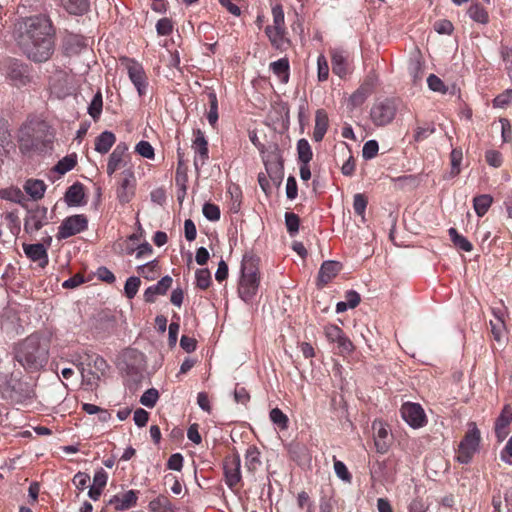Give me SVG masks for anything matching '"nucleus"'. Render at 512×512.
Segmentation results:
<instances>
[{"mask_svg":"<svg viewBox=\"0 0 512 512\" xmlns=\"http://www.w3.org/2000/svg\"><path fill=\"white\" fill-rule=\"evenodd\" d=\"M17 43L29 59L34 62L47 61L54 50L50 19L45 15L26 18L20 24Z\"/></svg>","mask_w":512,"mask_h":512,"instance_id":"obj_1","label":"nucleus"},{"mask_svg":"<svg viewBox=\"0 0 512 512\" xmlns=\"http://www.w3.org/2000/svg\"><path fill=\"white\" fill-rule=\"evenodd\" d=\"M48 347L37 334L24 339L16 350V360L29 371L41 369L48 361Z\"/></svg>","mask_w":512,"mask_h":512,"instance_id":"obj_2","label":"nucleus"},{"mask_svg":"<svg viewBox=\"0 0 512 512\" xmlns=\"http://www.w3.org/2000/svg\"><path fill=\"white\" fill-rule=\"evenodd\" d=\"M72 362L81 373L86 385H97L101 376L105 375L109 368L107 361L100 355L87 349H81L72 355Z\"/></svg>","mask_w":512,"mask_h":512,"instance_id":"obj_3","label":"nucleus"},{"mask_svg":"<svg viewBox=\"0 0 512 512\" xmlns=\"http://www.w3.org/2000/svg\"><path fill=\"white\" fill-rule=\"evenodd\" d=\"M481 434L475 423H470L468 431L460 441L456 459L461 464L471 462L473 456L479 451Z\"/></svg>","mask_w":512,"mask_h":512,"instance_id":"obj_4","label":"nucleus"},{"mask_svg":"<svg viewBox=\"0 0 512 512\" xmlns=\"http://www.w3.org/2000/svg\"><path fill=\"white\" fill-rule=\"evenodd\" d=\"M397 106L391 99L376 101L371 110L370 118L375 126H386L395 118Z\"/></svg>","mask_w":512,"mask_h":512,"instance_id":"obj_5","label":"nucleus"},{"mask_svg":"<svg viewBox=\"0 0 512 512\" xmlns=\"http://www.w3.org/2000/svg\"><path fill=\"white\" fill-rule=\"evenodd\" d=\"M223 472L225 484L230 490L236 491L238 484L242 480L241 458L237 452L225 457Z\"/></svg>","mask_w":512,"mask_h":512,"instance_id":"obj_6","label":"nucleus"},{"mask_svg":"<svg viewBox=\"0 0 512 512\" xmlns=\"http://www.w3.org/2000/svg\"><path fill=\"white\" fill-rule=\"evenodd\" d=\"M136 178L132 168H127L120 173L116 195L121 204L129 203L135 195Z\"/></svg>","mask_w":512,"mask_h":512,"instance_id":"obj_7","label":"nucleus"},{"mask_svg":"<svg viewBox=\"0 0 512 512\" xmlns=\"http://www.w3.org/2000/svg\"><path fill=\"white\" fill-rule=\"evenodd\" d=\"M324 333L326 339L330 343L337 344L338 354L345 356L354 350L352 341L345 335L339 326L335 324L326 325L324 328Z\"/></svg>","mask_w":512,"mask_h":512,"instance_id":"obj_8","label":"nucleus"},{"mask_svg":"<svg viewBox=\"0 0 512 512\" xmlns=\"http://www.w3.org/2000/svg\"><path fill=\"white\" fill-rule=\"evenodd\" d=\"M6 77L12 85L22 87L30 82L29 67L16 59H9L5 65Z\"/></svg>","mask_w":512,"mask_h":512,"instance_id":"obj_9","label":"nucleus"},{"mask_svg":"<svg viewBox=\"0 0 512 512\" xmlns=\"http://www.w3.org/2000/svg\"><path fill=\"white\" fill-rule=\"evenodd\" d=\"M88 227V220L82 214L65 218L58 228L57 238L66 239L85 231Z\"/></svg>","mask_w":512,"mask_h":512,"instance_id":"obj_10","label":"nucleus"},{"mask_svg":"<svg viewBox=\"0 0 512 512\" xmlns=\"http://www.w3.org/2000/svg\"><path fill=\"white\" fill-rule=\"evenodd\" d=\"M404 421L413 428H420L426 423V415L418 403H404L400 409Z\"/></svg>","mask_w":512,"mask_h":512,"instance_id":"obj_11","label":"nucleus"},{"mask_svg":"<svg viewBox=\"0 0 512 512\" xmlns=\"http://www.w3.org/2000/svg\"><path fill=\"white\" fill-rule=\"evenodd\" d=\"M195 138L192 143L194 151V167L197 172L207 163L209 159L208 142L204 133L198 129L194 132Z\"/></svg>","mask_w":512,"mask_h":512,"instance_id":"obj_12","label":"nucleus"},{"mask_svg":"<svg viewBox=\"0 0 512 512\" xmlns=\"http://www.w3.org/2000/svg\"><path fill=\"white\" fill-rule=\"evenodd\" d=\"M127 71L129 79L135 86L138 95L144 96L147 92L148 80L143 66L135 60H129L127 64Z\"/></svg>","mask_w":512,"mask_h":512,"instance_id":"obj_13","label":"nucleus"},{"mask_svg":"<svg viewBox=\"0 0 512 512\" xmlns=\"http://www.w3.org/2000/svg\"><path fill=\"white\" fill-rule=\"evenodd\" d=\"M46 207H36L28 211L24 220V230L29 234L39 231L48 223Z\"/></svg>","mask_w":512,"mask_h":512,"instance_id":"obj_14","label":"nucleus"},{"mask_svg":"<svg viewBox=\"0 0 512 512\" xmlns=\"http://www.w3.org/2000/svg\"><path fill=\"white\" fill-rule=\"evenodd\" d=\"M128 146L124 142H120L116 145L112 153L109 155L107 163V174L112 176L118 169H121L127 165V154Z\"/></svg>","mask_w":512,"mask_h":512,"instance_id":"obj_15","label":"nucleus"},{"mask_svg":"<svg viewBox=\"0 0 512 512\" xmlns=\"http://www.w3.org/2000/svg\"><path fill=\"white\" fill-rule=\"evenodd\" d=\"M260 284V277L241 275L238 283V295L246 303L251 302L256 296Z\"/></svg>","mask_w":512,"mask_h":512,"instance_id":"obj_16","label":"nucleus"},{"mask_svg":"<svg viewBox=\"0 0 512 512\" xmlns=\"http://www.w3.org/2000/svg\"><path fill=\"white\" fill-rule=\"evenodd\" d=\"M512 421V407L505 405L495 421V435L499 442L506 439L509 434L508 427Z\"/></svg>","mask_w":512,"mask_h":512,"instance_id":"obj_17","label":"nucleus"},{"mask_svg":"<svg viewBox=\"0 0 512 512\" xmlns=\"http://www.w3.org/2000/svg\"><path fill=\"white\" fill-rule=\"evenodd\" d=\"M25 255L33 262H38L41 268L48 265V253L44 243L23 244Z\"/></svg>","mask_w":512,"mask_h":512,"instance_id":"obj_18","label":"nucleus"},{"mask_svg":"<svg viewBox=\"0 0 512 512\" xmlns=\"http://www.w3.org/2000/svg\"><path fill=\"white\" fill-rule=\"evenodd\" d=\"M138 492L135 490H128L123 494L114 495L109 504L113 505L118 511H125L137 504Z\"/></svg>","mask_w":512,"mask_h":512,"instance_id":"obj_19","label":"nucleus"},{"mask_svg":"<svg viewBox=\"0 0 512 512\" xmlns=\"http://www.w3.org/2000/svg\"><path fill=\"white\" fill-rule=\"evenodd\" d=\"M341 270V264L337 261H324L320 267L318 272V282L317 285L319 287H324L327 285Z\"/></svg>","mask_w":512,"mask_h":512,"instance_id":"obj_20","label":"nucleus"},{"mask_svg":"<svg viewBox=\"0 0 512 512\" xmlns=\"http://www.w3.org/2000/svg\"><path fill=\"white\" fill-rule=\"evenodd\" d=\"M173 279L166 275L162 277L155 285L149 286L144 292L146 302L152 303L157 295H164L171 287Z\"/></svg>","mask_w":512,"mask_h":512,"instance_id":"obj_21","label":"nucleus"},{"mask_svg":"<svg viewBox=\"0 0 512 512\" xmlns=\"http://www.w3.org/2000/svg\"><path fill=\"white\" fill-rule=\"evenodd\" d=\"M265 33L274 48L284 50L289 45V40L285 37L286 28L267 26Z\"/></svg>","mask_w":512,"mask_h":512,"instance_id":"obj_22","label":"nucleus"},{"mask_svg":"<svg viewBox=\"0 0 512 512\" xmlns=\"http://www.w3.org/2000/svg\"><path fill=\"white\" fill-rule=\"evenodd\" d=\"M329 127V118L325 110L319 109L315 114V126L313 131V140L320 142L323 140Z\"/></svg>","mask_w":512,"mask_h":512,"instance_id":"obj_23","label":"nucleus"},{"mask_svg":"<svg viewBox=\"0 0 512 512\" xmlns=\"http://www.w3.org/2000/svg\"><path fill=\"white\" fill-rule=\"evenodd\" d=\"M241 275L249 277H260L259 258L251 252H246L243 255L241 262Z\"/></svg>","mask_w":512,"mask_h":512,"instance_id":"obj_24","label":"nucleus"},{"mask_svg":"<svg viewBox=\"0 0 512 512\" xmlns=\"http://www.w3.org/2000/svg\"><path fill=\"white\" fill-rule=\"evenodd\" d=\"M46 188L44 181L39 179H28L23 186L24 191L34 200L42 199Z\"/></svg>","mask_w":512,"mask_h":512,"instance_id":"obj_25","label":"nucleus"},{"mask_svg":"<svg viewBox=\"0 0 512 512\" xmlns=\"http://www.w3.org/2000/svg\"><path fill=\"white\" fill-rule=\"evenodd\" d=\"M84 197V187L81 183L77 182L67 189L65 201L69 206H79L83 203Z\"/></svg>","mask_w":512,"mask_h":512,"instance_id":"obj_26","label":"nucleus"},{"mask_svg":"<svg viewBox=\"0 0 512 512\" xmlns=\"http://www.w3.org/2000/svg\"><path fill=\"white\" fill-rule=\"evenodd\" d=\"M116 141L114 133L104 131L99 134L95 139V150L100 154H106L112 148Z\"/></svg>","mask_w":512,"mask_h":512,"instance_id":"obj_27","label":"nucleus"},{"mask_svg":"<svg viewBox=\"0 0 512 512\" xmlns=\"http://www.w3.org/2000/svg\"><path fill=\"white\" fill-rule=\"evenodd\" d=\"M332 71L339 77L347 74V58L343 51L334 50L331 55Z\"/></svg>","mask_w":512,"mask_h":512,"instance_id":"obj_28","label":"nucleus"},{"mask_svg":"<svg viewBox=\"0 0 512 512\" xmlns=\"http://www.w3.org/2000/svg\"><path fill=\"white\" fill-rule=\"evenodd\" d=\"M260 452L256 446H249L245 453V467L249 472H255L261 466Z\"/></svg>","mask_w":512,"mask_h":512,"instance_id":"obj_29","label":"nucleus"},{"mask_svg":"<svg viewBox=\"0 0 512 512\" xmlns=\"http://www.w3.org/2000/svg\"><path fill=\"white\" fill-rule=\"evenodd\" d=\"M270 69L282 83L289 80V61L287 58H281L270 64Z\"/></svg>","mask_w":512,"mask_h":512,"instance_id":"obj_30","label":"nucleus"},{"mask_svg":"<svg viewBox=\"0 0 512 512\" xmlns=\"http://www.w3.org/2000/svg\"><path fill=\"white\" fill-rule=\"evenodd\" d=\"M64 9L73 15H83L89 9L88 0H61Z\"/></svg>","mask_w":512,"mask_h":512,"instance_id":"obj_31","label":"nucleus"},{"mask_svg":"<svg viewBox=\"0 0 512 512\" xmlns=\"http://www.w3.org/2000/svg\"><path fill=\"white\" fill-rule=\"evenodd\" d=\"M493 314L495 316V320H490L491 332L494 339L497 342H501L504 338L505 332V323L503 319V313L501 311L493 310Z\"/></svg>","mask_w":512,"mask_h":512,"instance_id":"obj_32","label":"nucleus"},{"mask_svg":"<svg viewBox=\"0 0 512 512\" xmlns=\"http://www.w3.org/2000/svg\"><path fill=\"white\" fill-rule=\"evenodd\" d=\"M151 512H175L174 506L166 496L160 495L149 503Z\"/></svg>","mask_w":512,"mask_h":512,"instance_id":"obj_33","label":"nucleus"},{"mask_svg":"<svg viewBox=\"0 0 512 512\" xmlns=\"http://www.w3.org/2000/svg\"><path fill=\"white\" fill-rule=\"evenodd\" d=\"M492 202H493V199L488 194H482V195L476 196L473 200V207H474L476 214L479 217L484 216L487 213V211L489 210Z\"/></svg>","mask_w":512,"mask_h":512,"instance_id":"obj_34","label":"nucleus"},{"mask_svg":"<svg viewBox=\"0 0 512 512\" xmlns=\"http://www.w3.org/2000/svg\"><path fill=\"white\" fill-rule=\"evenodd\" d=\"M448 234L450 236L451 241L457 248H459L465 252L472 251V249H473L472 243L466 237L460 235L455 228H453V227L449 228Z\"/></svg>","mask_w":512,"mask_h":512,"instance_id":"obj_35","label":"nucleus"},{"mask_svg":"<svg viewBox=\"0 0 512 512\" xmlns=\"http://www.w3.org/2000/svg\"><path fill=\"white\" fill-rule=\"evenodd\" d=\"M209 111L207 113V120L211 126H215L218 121V100L216 93L211 90L208 92Z\"/></svg>","mask_w":512,"mask_h":512,"instance_id":"obj_36","label":"nucleus"},{"mask_svg":"<svg viewBox=\"0 0 512 512\" xmlns=\"http://www.w3.org/2000/svg\"><path fill=\"white\" fill-rule=\"evenodd\" d=\"M0 198L20 204L25 197L20 188L11 186L0 190Z\"/></svg>","mask_w":512,"mask_h":512,"instance_id":"obj_37","label":"nucleus"},{"mask_svg":"<svg viewBox=\"0 0 512 512\" xmlns=\"http://www.w3.org/2000/svg\"><path fill=\"white\" fill-rule=\"evenodd\" d=\"M298 159L303 164H309L312 160L313 152L309 142L306 139H300L297 142Z\"/></svg>","mask_w":512,"mask_h":512,"instance_id":"obj_38","label":"nucleus"},{"mask_svg":"<svg viewBox=\"0 0 512 512\" xmlns=\"http://www.w3.org/2000/svg\"><path fill=\"white\" fill-rule=\"evenodd\" d=\"M77 163V157L75 154L67 155L54 166V171L60 175H64L72 170Z\"/></svg>","mask_w":512,"mask_h":512,"instance_id":"obj_39","label":"nucleus"},{"mask_svg":"<svg viewBox=\"0 0 512 512\" xmlns=\"http://www.w3.org/2000/svg\"><path fill=\"white\" fill-rule=\"evenodd\" d=\"M467 13L472 20L481 24H486L489 20L487 11L478 3L472 4Z\"/></svg>","mask_w":512,"mask_h":512,"instance_id":"obj_40","label":"nucleus"},{"mask_svg":"<svg viewBox=\"0 0 512 512\" xmlns=\"http://www.w3.org/2000/svg\"><path fill=\"white\" fill-rule=\"evenodd\" d=\"M269 418L271 422L281 430H286L288 428L289 419L281 409L273 408L269 413Z\"/></svg>","mask_w":512,"mask_h":512,"instance_id":"obj_41","label":"nucleus"},{"mask_svg":"<svg viewBox=\"0 0 512 512\" xmlns=\"http://www.w3.org/2000/svg\"><path fill=\"white\" fill-rule=\"evenodd\" d=\"M102 108H103L102 94H101V92H97L89 104L88 114L94 120H97L101 115Z\"/></svg>","mask_w":512,"mask_h":512,"instance_id":"obj_42","label":"nucleus"},{"mask_svg":"<svg viewBox=\"0 0 512 512\" xmlns=\"http://www.w3.org/2000/svg\"><path fill=\"white\" fill-rule=\"evenodd\" d=\"M141 280L139 277L131 276L129 277L124 285V293L128 299H133L140 287Z\"/></svg>","mask_w":512,"mask_h":512,"instance_id":"obj_43","label":"nucleus"},{"mask_svg":"<svg viewBox=\"0 0 512 512\" xmlns=\"http://www.w3.org/2000/svg\"><path fill=\"white\" fill-rule=\"evenodd\" d=\"M285 225L290 236H295L299 231L300 219L293 212L285 213Z\"/></svg>","mask_w":512,"mask_h":512,"instance_id":"obj_44","label":"nucleus"},{"mask_svg":"<svg viewBox=\"0 0 512 512\" xmlns=\"http://www.w3.org/2000/svg\"><path fill=\"white\" fill-rule=\"evenodd\" d=\"M367 204H368V200L364 194L357 193L354 195V198H353L354 212L357 215L361 216L363 220H364Z\"/></svg>","mask_w":512,"mask_h":512,"instance_id":"obj_45","label":"nucleus"},{"mask_svg":"<svg viewBox=\"0 0 512 512\" xmlns=\"http://www.w3.org/2000/svg\"><path fill=\"white\" fill-rule=\"evenodd\" d=\"M159 393L155 388L146 390L140 397V403L148 408H152L157 403Z\"/></svg>","mask_w":512,"mask_h":512,"instance_id":"obj_46","label":"nucleus"},{"mask_svg":"<svg viewBox=\"0 0 512 512\" xmlns=\"http://www.w3.org/2000/svg\"><path fill=\"white\" fill-rule=\"evenodd\" d=\"M196 285L200 289H207L211 283V274L208 269H197L195 272Z\"/></svg>","mask_w":512,"mask_h":512,"instance_id":"obj_47","label":"nucleus"},{"mask_svg":"<svg viewBox=\"0 0 512 512\" xmlns=\"http://www.w3.org/2000/svg\"><path fill=\"white\" fill-rule=\"evenodd\" d=\"M273 25L271 27L285 28V16L281 4L272 6Z\"/></svg>","mask_w":512,"mask_h":512,"instance_id":"obj_48","label":"nucleus"},{"mask_svg":"<svg viewBox=\"0 0 512 512\" xmlns=\"http://www.w3.org/2000/svg\"><path fill=\"white\" fill-rule=\"evenodd\" d=\"M135 152L146 159H153L155 156L154 148L145 140L138 142L135 146Z\"/></svg>","mask_w":512,"mask_h":512,"instance_id":"obj_49","label":"nucleus"},{"mask_svg":"<svg viewBox=\"0 0 512 512\" xmlns=\"http://www.w3.org/2000/svg\"><path fill=\"white\" fill-rule=\"evenodd\" d=\"M451 158V174L456 176L460 173V166L463 159V153L461 149L454 148L450 154Z\"/></svg>","mask_w":512,"mask_h":512,"instance_id":"obj_50","label":"nucleus"},{"mask_svg":"<svg viewBox=\"0 0 512 512\" xmlns=\"http://www.w3.org/2000/svg\"><path fill=\"white\" fill-rule=\"evenodd\" d=\"M378 150H379L378 142L376 140H368L363 145L362 157L365 160H371L377 155Z\"/></svg>","mask_w":512,"mask_h":512,"instance_id":"obj_51","label":"nucleus"},{"mask_svg":"<svg viewBox=\"0 0 512 512\" xmlns=\"http://www.w3.org/2000/svg\"><path fill=\"white\" fill-rule=\"evenodd\" d=\"M435 132V127L433 124H427L425 126H418L415 129L413 139L416 142H421L425 139H427L430 135H432Z\"/></svg>","mask_w":512,"mask_h":512,"instance_id":"obj_52","label":"nucleus"},{"mask_svg":"<svg viewBox=\"0 0 512 512\" xmlns=\"http://www.w3.org/2000/svg\"><path fill=\"white\" fill-rule=\"evenodd\" d=\"M158 269V262L156 260L149 261L143 265H140L137 270L138 273L145 278H153L156 275Z\"/></svg>","mask_w":512,"mask_h":512,"instance_id":"obj_53","label":"nucleus"},{"mask_svg":"<svg viewBox=\"0 0 512 512\" xmlns=\"http://www.w3.org/2000/svg\"><path fill=\"white\" fill-rule=\"evenodd\" d=\"M427 84L430 90L434 92H440L445 94L448 88L445 86L443 81L436 75L430 74L427 78Z\"/></svg>","mask_w":512,"mask_h":512,"instance_id":"obj_54","label":"nucleus"},{"mask_svg":"<svg viewBox=\"0 0 512 512\" xmlns=\"http://www.w3.org/2000/svg\"><path fill=\"white\" fill-rule=\"evenodd\" d=\"M511 102H512V89L509 88L494 98L493 106L496 108H505Z\"/></svg>","mask_w":512,"mask_h":512,"instance_id":"obj_55","label":"nucleus"},{"mask_svg":"<svg viewBox=\"0 0 512 512\" xmlns=\"http://www.w3.org/2000/svg\"><path fill=\"white\" fill-rule=\"evenodd\" d=\"M203 215L210 221H218L220 219V209L212 203H205L202 208Z\"/></svg>","mask_w":512,"mask_h":512,"instance_id":"obj_56","label":"nucleus"},{"mask_svg":"<svg viewBox=\"0 0 512 512\" xmlns=\"http://www.w3.org/2000/svg\"><path fill=\"white\" fill-rule=\"evenodd\" d=\"M317 72L319 81H325L328 79L329 66L324 55H319L317 58Z\"/></svg>","mask_w":512,"mask_h":512,"instance_id":"obj_57","label":"nucleus"},{"mask_svg":"<svg viewBox=\"0 0 512 512\" xmlns=\"http://www.w3.org/2000/svg\"><path fill=\"white\" fill-rule=\"evenodd\" d=\"M156 31L160 36H168L173 31L172 21L168 18H161L156 23Z\"/></svg>","mask_w":512,"mask_h":512,"instance_id":"obj_58","label":"nucleus"},{"mask_svg":"<svg viewBox=\"0 0 512 512\" xmlns=\"http://www.w3.org/2000/svg\"><path fill=\"white\" fill-rule=\"evenodd\" d=\"M228 192L232 199L230 210L234 213H237L239 212L241 205V190L238 186H233L229 188Z\"/></svg>","mask_w":512,"mask_h":512,"instance_id":"obj_59","label":"nucleus"},{"mask_svg":"<svg viewBox=\"0 0 512 512\" xmlns=\"http://www.w3.org/2000/svg\"><path fill=\"white\" fill-rule=\"evenodd\" d=\"M334 471H335L336 475L343 481H346V482L351 481V475H350L346 465L342 461L337 460L334 462Z\"/></svg>","mask_w":512,"mask_h":512,"instance_id":"obj_60","label":"nucleus"},{"mask_svg":"<svg viewBox=\"0 0 512 512\" xmlns=\"http://www.w3.org/2000/svg\"><path fill=\"white\" fill-rule=\"evenodd\" d=\"M434 30L438 34L450 35L453 32V24L449 20L442 19L434 23Z\"/></svg>","mask_w":512,"mask_h":512,"instance_id":"obj_61","label":"nucleus"},{"mask_svg":"<svg viewBox=\"0 0 512 512\" xmlns=\"http://www.w3.org/2000/svg\"><path fill=\"white\" fill-rule=\"evenodd\" d=\"M485 159L490 166L495 168L500 167L502 164V155L496 150H488L485 153Z\"/></svg>","mask_w":512,"mask_h":512,"instance_id":"obj_62","label":"nucleus"},{"mask_svg":"<svg viewBox=\"0 0 512 512\" xmlns=\"http://www.w3.org/2000/svg\"><path fill=\"white\" fill-rule=\"evenodd\" d=\"M96 276L99 280L112 284L115 282L116 277L112 271H110L107 267L101 266L96 271Z\"/></svg>","mask_w":512,"mask_h":512,"instance_id":"obj_63","label":"nucleus"},{"mask_svg":"<svg viewBox=\"0 0 512 512\" xmlns=\"http://www.w3.org/2000/svg\"><path fill=\"white\" fill-rule=\"evenodd\" d=\"M5 221L7 222L12 233L17 234L20 231L19 217L14 212H8L5 215Z\"/></svg>","mask_w":512,"mask_h":512,"instance_id":"obj_64","label":"nucleus"}]
</instances>
